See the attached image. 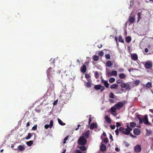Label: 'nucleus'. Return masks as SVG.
I'll return each instance as SVG.
<instances>
[{
  "label": "nucleus",
  "instance_id": "obj_43",
  "mask_svg": "<svg viewBox=\"0 0 153 153\" xmlns=\"http://www.w3.org/2000/svg\"><path fill=\"white\" fill-rule=\"evenodd\" d=\"M105 56L107 59H110V56L109 54L105 55Z\"/></svg>",
  "mask_w": 153,
  "mask_h": 153
},
{
  "label": "nucleus",
  "instance_id": "obj_5",
  "mask_svg": "<svg viewBox=\"0 0 153 153\" xmlns=\"http://www.w3.org/2000/svg\"><path fill=\"white\" fill-rule=\"evenodd\" d=\"M54 70L51 68H50L47 71V75L48 77L49 78V76H51L53 74Z\"/></svg>",
  "mask_w": 153,
  "mask_h": 153
},
{
  "label": "nucleus",
  "instance_id": "obj_41",
  "mask_svg": "<svg viewBox=\"0 0 153 153\" xmlns=\"http://www.w3.org/2000/svg\"><path fill=\"white\" fill-rule=\"evenodd\" d=\"M140 83V81L139 80H136L134 81V84L135 85H137Z\"/></svg>",
  "mask_w": 153,
  "mask_h": 153
},
{
  "label": "nucleus",
  "instance_id": "obj_40",
  "mask_svg": "<svg viewBox=\"0 0 153 153\" xmlns=\"http://www.w3.org/2000/svg\"><path fill=\"white\" fill-rule=\"evenodd\" d=\"M97 127V125H90V128L91 129H94V128Z\"/></svg>",
  "mask_w": 153,
  "mask_h": 153
},
{
  "label": "nucleus",
  "instance_id": "obj_62",
  "mask_svg": "<svg viewBox=\"0 0 153 153\" xmlns=\"http://www.w3.org/2000/svg\"><path fill=\"white\" fill-rule=\"evenodd\" d=\"M115 132H116V134H117V135L118 134V128L116 130Z\"/></svg>",
  "mask_w": 153,
  "mask_h": 153
},
{
  "label": "nucleus",
  "instance_id": "obj_18",
  "mask_svg": "<svg viewBox=\"0 0 153 153\" xmlns=\"http://www.w3.org/2000/svg\"><path fill=\"white\" fill-rule=\"evenodd\" d=\"M118 85L116 84H113V85H110V88L111 89H117L118 87Z\"/></svg>",
  "mask_w": 153,
  "mask_h": 153
},
{
  "label": "nucleus",
  "instance_id": "obj_17",
  "mask_svg": "<svg viewBox=\"0 0 153 153\" xmlns=\"http://www.w3.org/2000/svg\"><path fill=\"white\" fill-rule=\"evenodd\" d=\"M113 63H112L109 60L108 61L106 62V65L108 67H110L112 65Z\"/></svg>",
  "mask_w": 153,
  "mask_h": 153
},
{
  "label": "nucleus",
  "instance_id": "obj_34",
  "mask_svg": "<svg viewBox=\"0 0 153 153\" xmlns=\"http://www.w3.org/2000/svg\"><path fill=\"white\" fill-rule=\"evenodd\" d=\"M86 86L87 88L90 87L91 86V84L90 82H88L86 83Z\"/></svg>",
  "mask_w": 153,
  "mask_h": 153
},
{
  "label": "nucleus",
  "instance_id": "obj_14",
  "mask_svg": "<svg viewBox=\"0 0 153 153\" xmlns=\"http://www.w3.org/2000/svg\"><path fill=\"white\" fill-rule=\"evenodd\" d=\"M131 57L133 59L135 60H137L138 58L137 55L135 53L131 54Z\"/></svg>",
  "mask_w": 153,
  "mask_h": 153
},
{
  "label": "nucleus",
  "instance_id": "obj_30",
  "mask_svg": "<svg viewBox=\"0 0 153 153\" xmlns=\"http://www.w3.org/2000/svg\"><path fill=\"white\" fill-rule=\"evenodd\" d=\"M111 74L112 75L116 76L117 75V72L116 71H111Z\"/></svg>",
  "mask_w": 153,
  "mask_h": 153
},
{
  "label": "nucleus",
  "instance_id": "obj_54",
  "mask_svg": "<svg viewBox=\"0 0 153 153\" xmlns=\"http://www.w3.org/2000/svg\"><path fill=\"white\" fill-rule=\"evenodd\" d=\"M36 128H37V126H36V125H35L32 128V129L33 130H35L36 129Z\"/></svg>",
  "mask_w": 153,
  "mask_h": 153
},
{
  "label": "nucleus",
  "instance_id": "obj_4",
  "mask_svg": "<svg viewBox=\"0 0 153 153\" xmlns=\"http://www.w3.org/2000/svg\"><path fill=\"white\" fill-rule=\"evenodd\" d=\"M86 139L84 136L81 137L78 140V143L79 145H85L86 143Z\"/></svg>",
  "mask_w": 153,
  "mask_h": 153
},
{
  "label": "nucleus",
  "instance_id": "obj_7",
  "mask_svg": "<svg viewBox=\"0 0 153 153\" xmlns=\"http://www.w3.org/2000/svg\"><path fill=\"white\" fill-rule=\"evenodd\" d=\"M145 66L146 69H149L152 67V63L150 62H147L145 63Z\"/></svg>",
  "mask_w": 153,
  "mask_h": 153
},
{
  "label": "nucleus",
  "instance_id": "obj_52",
  "mask_svg": "<svg viewBox=\"0 0 153 153\" xmlns=\"http://www.w3.org/2000/svg\"><path fill=\"white\" fill-rule=\"evenodd\" d=\"M107 75H108V77L111 76L112 75V74H111V72H108V73Z\"/></svg>",
  "mask_w": 153,
  "mask_h": 153
},
{
  "label": "nucleus",
  "instance_id": "obj_42",
  "mask_svg": "<svg viewBox=\"0 0 153 153\" xmlns=\"http://www.w3.org/2000/svg\"><path fill=\"white\" fill-rule=\"evenodd\" d=\"M58 121V123L59 124H65V123H63L62 120H60L59 118H57Z\"/></svg>",
  "mask_w": 153,
  "mask_h": 153
},
{
  "label": "nucleus",
  "instance_id": "obj_3",
  "mask_svg": "<svg viewBox=\"0 0 153 153\" xmlns=\"http://www.w3.org/2000/svg\"><path fill=\"white\" fill-rule=\"evenodd\" d=\"M86 117H88V124H97L95 122V118L94 117H91V115L87 116Z\"/></svg>",
  "mask_w": 153,
  "mask_h": 153
},
{
  "label": "nucleus",
  "instance_id": "obj_50",
  "mask_svg": "<svg viewBox=\"0 0 153 153\" xmlns=\"http://www.w3.org/2000/svg\"><path fill=\"white\" fill-rule=\"evenodd\" d=\"M85 77L86 79H88L90 78V76L88 74H85Z\"/></svg>",
  "mask_w": 153,
  "mask_h": 153
},
{
  "label": "nucleus",
  "instance_id": "obj_19",
  "mask_svg": "<svg viewBox=\"0 0 153 153\" xmlns=\"http://www.w3.org/2000/svg\"><path fill=\"white\" fill-rule=\"evenodd\" d=\"M101 88V85H96L94 87V88L97 90L100 89Z\"/></svg>",
  "mask_w": 153,
  "mask_h": 153
},
{
  "label": "nucleus",
  "instance_id": "obj_47",
  "mask_svg": "<svg viewBox=\"0 0 153 153\" xmlns=\"http://www.w3.org/2000/svg\"><path fill=\"white\" fill-rule=\"evenodd\" d=\"M122 82V80L121 79H119L117 80V83H121Z\"/></svg>",
  "mask_w": 153,
  "mask_h": 153
},
{
  "label": "nucleus",
  "instance_id": "obj_12",
  "mask_svg": "<svg viewBox=\"0 0 153 153\" xmlns=\"http://www.w3.org/2000/svg\"><path fill=\"white\" fill-rule=\"evenodd\" d=\"M86 71V67L85 65H83L81 67V71L83 73H85Z\"/></svg>",
  "mask_w": 153,
  "mask_h": 153
},
{
  "label": "nucleus",
  "instance_id": "obj_29",
  "mask_svg": "<svg viewBox=\"0 0 153 153\" xmlns=\"http://www.w3.org/2000/svg\"><path fill=\"white\" fill-rule=\"evenodd\" d=\"M115 79L114 78H111L109 80V82L110 83H112L115 81Z\"/></svg>",
  "mask_w": 153,
  "mask_h": 153
},
{
  "label": "nucleus",
  "instance_id": "obj_32",
  "mask_svg": "<svg viewBox=\"0 0 153 153\" xmlns=\"http://www.w3.org/2000/svg\"><path fill=\"white\" fill-rule=\"evenodd\" d=\"M146 130V135L147 136H149L151 134L152 132V131H151L148 130Z\"/></svg>",
  "mask_w": 153,
  "mask_h": 153
},
{
  "label": "nucleus",
  "instance_id": "obj_2",
  "mask_svg": "<svg viewBox=\"0 0 153 153\" xmlns=\"http://www.w3.org/2000/svg\"><path fill=\"white\" fill-rule=\"evenodd\" d=\"M119 130V131H121L122 132L126 135L128 134L130 131L131 130V128L128 125H127V128H125L123 127H120Z\"/></svg>",
  "mask_w": 153,
  "mask_h": 153
},
{
  "label": "nucleus",
  "instance_id": "obj_59",
  "mask_svg": "<svg viewBox=\"0 0 153 153\" xmlns=\"http://www.w3.org/2000/svg\"><path fill=\"white\" fill-rule=\"evenodd\" d=\"M109 101L110 102H113V103H114V100H112V99H110L109 100Z\"/></svg>",
  "mask_w": 153,
  "mask_h": 153
},
{
  "label": "nucleus",
  "instance_id": "obj_36",
  "mask_svg": "<svg viewBox=\"0 0 153 153\" xmlns=\"http://www.w3.org/2000/svg\"><path fill=\"white\" fill-rule=\"evenodd\" d=\"M33 143V142L32 141H30L28 142H27V144L29 146H31Z\"/></svg>",
  "mask_w": 153,
  "mask_h": 153
},
{
  "label": "nucleus",
  "instance_id": "obj_60",
  "mask_svg": "<svg viewBox=\"0 0 153 153\" xmlns=\"http://www.w3.org/2000/svg\"><path fill=\"white\" fill-rule=\"evenodd\" d=\"M148 48H146L145 49V52L146 53H147V52H148Z\"/></svg>",
  "mask_w": 153,
  "mask_h": 153
},
{
  "label": "nucleus",
  "instance_id": "obj_24",
  "mask_svg": "<svg viewBox=\"0 0 153 153\" xmlns=\"http://www.w3.org/2000/svg\"><path fill=\"white\" fill-rule=\"evenodd\" d=\"M141 13L140 12H138L137 14V16H138V19L137 21V22L139 21L140 19H141L142 18L141 16Z\"/></svg>",
  "mask_w": 153,
  "mask_h": 153
},
{
  "label": "nucleus",
  "instance_id": "obj_64",
  "mask_svg": "<svg viewBox=\"0 0 153 153\" xmlns=\"http://www.w3.org/2000/svg\"><path fill=\"white\" fill-rule=\"evenodd\" d=\"M149 111L152 112V113H153V109H150L149 110Z\"/></svg>",
  "mask_w": 153,
  "mask_h": 153
},
{
  "label": "nucleus",
  "instance_id": "obj_26",
  "mask_svg": "<svg viewBox=\"0 0 153 153\" xmlns=\"http://www.w3.org/2000/svg\"><path fill=\"white\" fill-rule=\"evenodd\" d=\"M146 87L148 88H151L152 87V83L150 82L147 83L146 85Z\"/></svg>",
  "mask_w": 153,
  "mask_h": 153
},
{
  "label": "nucleus",
  "instance_id": "obj_25",
  "mask_svg": "<svg viewBox=\"0 0 153 153\" xmlns=\"http://www.w3.org/2000/svg\"><path fill=\"white\" fill-rule=\"evenodd\" d=\"M118 40L119 42H121L122 43H123L124 42V40L123 39L122 37L121 36H119Z\"/></svg>",
  "mask_w": 153,
  "mask_h": 153
},
{
  "label": "nucleus",
  "instance_id": "obj_10",
  "mask_svg": "<svg viewBox=\"0 0 153 153\" xmlns=\"http://www.w3.org/2000/svg\"><path fill=\"white\" fill-rule=\"evenodd\" d=\"M25 119H23L21 120L19 122L18 124H21V123L24 124H30V123L32 124V123H30L29 122H27V123H25Z\"/></svg>",
  "mask_w": 153,
  "mask_h": 153
},
{
  "label": "nucleus",
  "instance_id": "obj_57",
  "mask_svg": "<svg viewBox=\"0 0 153 153\" xmlns=\"http://www.w3.org/2000/svg\"><path fill=\"white\" fill-rule=\"evenodd\" d=\"M53 120H51L50 121L49 124H53Z\"/></svg>",
  "mask_w": 153,
  "mask_h": 153
},
{
  "label": "nucleus",
  "instance_id": "obj_37",
  "mask_svg": "<svg viewBox=\"0 0 153 153\" xmlns=\"http://www.w3.org/2000/svg\"><path fill=\"white\" fill-rule=\"evenodd\" d=\"M126 86V85L124 83H122L120 85V87L122 88H125Z\"/></svg>",
  "mask_w": 153,
  "mask_h": 153
},
{
  "label": "nucleus",
  "instance_id": "obj_22",
  "mask_svg": "<svg viewBox=\"0 0 153 153\" xmlns=\"http://www.w3.org/2000/svg\"><path fill=\"white\" fill-rule=\"evenodd\" d=\"M93 57V60L95 61H97L99 59V57L98 56L95 55Z\"/></svg>",
  "mask_w": 153,
  "mask_h": 153
},
{
  "label": "nucleus",
  "instance_id": "obj_58",
  "mask_svg": "<svg viewBox=\"0 0 153 153\" xmlns=\"http://www.w3.org/2000/svg\"><path fill=\"white\" fill-rule=\"evenodd\" d=\"M115 150L116 152H118L120 151V149L118 148H116Z\"/></svg>",
  "mask_w": 153,
  "mask_h": 153
},
{
  "label": "nucleus",
  "instance_id": "obj_8",
  "mask_svg": "<svg viewBox=\"0 0 153 153\" xmlns=\"http://www.w3.org/2000/svg\"><path fill=\"white\" fill-rule=\"evenodd\" d=\"M134 150L135 152H139L141 151V148L140 145H137L134 147Z\"/></svg>",
  "mask_w": 153,
  "mask_h": 153
},
{
  "label": "nucleus",
  "instance_id": "obj_48",
  "mask_svg": "<svg viewBox=\"0 0 153 153\" xmlns=\"http://www.w3.org/2000/svg\"><path fill=\"white\" fill-rule=\"evenodd\" d=\"M36 111L38 113H40L41 112V109L40 108H38L35 109Z\"/></svg>",
  "mask_w": 153,
  "mask_h": 153
},
{
  "label": "nucleus",
  "instance_id": "obj_21",
  "mask_svg": "<svg viewBox=\"0 0 153 153\" xmlns=\"http://www.w3.org/2000/svg\"><path fill=\"white\" fill-rule=\"evenodd\" d=\"M105 119L106 121L108 123H110L111 121L110 118L107 116H105Z\"/></svg>",
  "mask_w": 153,
  "mask_h": 153
},
{
  "label": "nucleus",
  "instance_id": "obj_27",
  "mask_svg": "<svg viewBox=\"0 0 153 153\" xmlns=\"http://www.w3.org/2000/svg\"><path fill=\"white\" fill-rule=\"evenodd\" d=\"M117 108L115 106L111 107V111L112 112H114L116 111Z\"/></svg>",
  "mask_w": 153,
  "mask_h": 153
},
{
  "label": "nucleus",
  "instance_id": "obj_9",
  "mask_svg": "<svg viewBox=\"0 0 153 153\" xmlns=\"http://www.w3.org/2000/svg\"><path fill=\"white\" fill-rule=\"evenodd\" d=\"M140 133V131L138 128H135L134 130V133L136 135H139Z\"/></svg>",
  "mask_w": 153,
  "mask_h": 153
},
{
  "label": "nucleus",
  "instance_id": "obj_35",
  "mask_svg": "<svg viewBox=\"0 0 153 153\" xmlns=\"http://www.w3.org/2000/svg\"><path fill=\"white\" fill-rule=\"evenodd\" d=\"M32 136V135H31V133H29L28 134L27 136V137H26L25 138L27 140H28V139H29Z\"/></svg>",
  "mask_w": 153,
  "mask_h": 153
},
{
  "label": "nucleus",
  "instance_id": "obj_45",
  "mask_svg": "<svg viewBox=\"0 0 153 153\" xmlns=\"http://www.w3.org/2000/svg\"><path fill=\"white\" fill-rule=\"evenodd\" d=\"M103 54H104L103 52L102 51H100L98 53V55L100 56H103Z\"/></svg>",
  "mask_w": 153,
  "mask_h": 153
},
{
  "label": "nucleus",
  "instance_id": "obj_11",
  "mask_svg": "<svg viewBox=\"0 0 153 153\" xmlns=\"http://www.w3.org/2000/svg\"><path fill=\"white\" fill-rule=\"evenodd\" d=\"M135 20V18L133 16H129L128 19V21L131 24L133 23Z\"/></svg>",
  "mask_w": 153,
  "mask_h": 153
},
{
  "label": "nucleus",
  "instance_id": "obj_61",
  "mask_svg": "<svg viewBox=\"0 0 153 153\" xmlns=\"http://www.w3.org/2000/svg\"><path fill=\"white\" fill-rule=\"evenodd\" d=\"M97 47L99 48H101L102 47V44H101L100 45H98L97 46Z\"/></svg>",
  "mask_w": 153,
  "mask_h": 153
},
{
  "label": "nucleus",
  "instance_id": "obj_38",
  "mask_svg": "<svg viewBox=\"0 0 153 153\" xmlns=\"http://www.w3.org/2000/svg\"><path fill=\"white\" fill-rule=\"evenodd\" d=\"M79 149L82 151H85L86 149V147L84 146H81L80 147Z\"/></svg>",
  "mask_w": 153,
  "mask_h": 153
},
{
  "label": "nucleus",
  "instance_id": "obj_23",
  "mask_svg": "<svg viewBox=\"0 0 153 153\" xmlns=\"http://www.w3.org/2000/svg\"><path fill=\"white\" fill-rule=\"evenodd\" d=\"M89 133L90 131L89 130H88L85 133H84L83 134V135L85 137H86L87 138H88V137Z\"/></svg>",
  "mask_w": 153,
  "mask_h": 153
},
{
  "label": "nucleus",
  "instance_id": "obj_55",
  "mask_svg": "<svg viewBox=\"0 0 153 153\" xmlns=\"http://www.w3.org/2000/svg\"><path fill=\"white\" fill-rule=\"evenodd\" d=\"M124 143L126 147H128L129 146V144L127 142H124Z\"/></svg>",
  "mask_w": 153,
  "mask_h": 153
},
{
  "label": "nucleus",
  "instance_id": "obj_20",
  "mask_svg": "<svg viewBox=\"0 0 153 153\" xmlns=\"http://www.w3.org/2000/svg\"><path fill=\"white\" fill-rule=\"evenodd\" d=\"M126 41L127 43H129L131 41V37L130 36H127L126 39Z\"/></svg>",
  "mask_w": 153,
  "mask_h": 153
},
{
  "label": "nucleus",
  "instance_id": "obj_28",
  "mask_svg": "<svg viewBox=\"0 0 153 153\" xmlns=\"http://www.w3.org/2000/svg\"><path fill=\"white\" fill-rule=\"evenodd\" d=\"M115 95L112 92L110 93L109 94V97L113 99L114 98Z\"/></svg>",
  "mask_w": 153,
  "mask_h": 153
},
{
  "label": "nucleus",
  "instance_id": "obj_63",
  "mask_svg": "<svg viewBox=\"0 0 153 153\" xmlns=\"http://www.w3.org/2000/svg\"><path fill=\"white\" fill-rule=\"evenodd\" d=\"M110 139L111 140H113V139H112V136L111 135V134H110Z\"/></svg>",
  "mask_w": 153,
  "mask_h": 153
},
{
  "label": "nucleus",
  "instance_id": "obj_31",
  "mask_svg": "<svg viewBox=\"0 0 153 153\" xmlns=\"http://www.w3.org/2000/svg\"><path fill=\"white\" fill-rule=\"evenodd\" d=\"M94 75L96 78L97 79L99 78V74L98 71H96L95 72Z\"/></svg>",
  "mask_w": 153,
  "mask_h": 153
},
{
  "label": "nucleus",
  "instance_id": "obj_49",
  "mask_svg": "<svg viewBox=\"0 0 153 153\" xmlns=\"http://www.w3.org/2000/svg\"><path fill=\"white\" fill-rule=\"evenodd\" d=\"M110 126L111 128L112 129H114L115 127V125H110Z\"/></svg>",
  "mask_w": 153,
  "mask_h": 153
},
{
  "label": "nucleus",
  "instance_id": "obj_56",
  "mask_svg": "<svg viewBox=\"0 0 153 153\" xmlns=\"http://www.w3.org/2000/svg\"><path fill=\"white\" fill-rule=\"evenodd\" d=\"M76 153H81V152L80 150H77L76 151Z\"/></svg>",
  "mask_w": 153,
  "mask_h": 153
},
{
  "label": "nucleus",
  "instance_id": "obj_16",
  "mask_svg": "<svg viewBox=\"0 0 153 153\" xmlns=\"http://www.w3.org/2000/svg\"><path fill=\"white\" fill-rule=\"evenodd\" d=\"M119 77L121 79H124L126 77V75L123 73L120 74L119 75Z\"/></svg>",
  "mask_w": 153,
  "mask_h": 153
},
{
  "label": "nucleus",
  "instance_id": "obj_44",
  "mask_svg": "<svg viewBox=\"0 0 153 153\" xmlns=\"http://www.w3.org/2000/svg\"><path fill=\"white\" fill-rule=\"evenodd\" d=\"M68 136H67V137H66L64 138V141L63 142L64 144L66 143V141L68 140Z\"/></svg>",
  "mask_w": 153,
  "mask_h": 153
},
{
  "label": "nucleus",
  "instance_id": "obj_46",
  "mask_svg": "<svg viewBox=\"0 0 153 153\" xmlns=\"http://www.w3.org/2000/svg\"><path fill=\"white\" fill-rule=\"evenodd\" d=\"M104 142L106 144L108 142V139L107 138H105L104 140Z\"/></svg>",
  "mask_w": 153,
  "mask_h": 153
},
{
  "label": "nucleus",
  "instance_id": "obj_39",
  "mask_svg": "<svg viewBox=\"0 0 153 153\" xmlns=\"http://www.w3.org/2000/svg\"><path fill=\"white\" fill-rule=\"evenodd\" d=\"M52 126L53 125H45V128L46 129H47L48 128H51L52 127Z\"/></svg>",
  "mask_w": 153,
  "mask_h": 153
},
{
  "label": "nucleus",
  "instance_id": "obj_15",
  "mask_svg": "<svg viewBox=\"0 0 153 153\" xmlns=\"http://www.w3.org/2000/svg\"><path fill=\"white\" fill-rule=\"evenodd\" d=\"M106 146L103 144H102L100 147V149L102 151H104L106 149Z\"/></svg>",
  "mask_w": 153,
  "mask_h": 153
},
{
  "label": "nucleus",
  "instance_id": "obj_53",
  "mask_svg": "<svg viewBox=\"0 0 153 153\" xmlns=\"http://www.w3.org/2000/svg\"><path fill=\"white\" fill-rule=\"evenodd\" d=\"M58 100H56L53 103V104L54 105H57L58 102Z\"/></svg>",
  "mask_w": 153,
  "mask_h": 153
},
{
  "label": "nucleus",
  "instance_id": "obj_13",
  "mask_svg": "<svg viewBox=\"0 0 153 153\" xmlns=\"http://www.w3.org/2000/svg\"><path fill=\"white\" fill-rule=\"evenodd\" d=\"M102 82L104 84V85L106 88H108L109 87V84L107 81H106L104 80H102Z\"/></svg>",
  "mask_w": 153,
  "mask_h": 153
},
{
  "label": "nucleus",
  "instance_id": "obj_1",
  "mask_svg": "<svg viewBox=\"0 0 153 153\" xmlns=\"http://www.w3.org/2000/svg\"><path fill=\"white\" fill-rule=\"evenodd\" d=\"M137 117L139 120V123L140 124L144 123V124H151L149 121L147 114L144 116L138 115H137Z\"/></svg>",
  "mask_w": 153,
  "mask_h": 153
},
{
  "label": "nucleus",
  "instance_id": "obj_33",
  "mask_svg": "<svg viewBox=\"0 0 153 153\" xmlns=\"http://www.w3.org/2000/svg\"><path fill=\"white\" fill-rule=\"evenodd\" d=\"M18 148L20 151H22L25 149L24 147L20 145L18 146Z\"/></svg>",
  "mask_w": 153,
  "mask_h": 153
},
{
  "label": "nucleus",
  "instance_id": "obj_51",
  "mask_svg": "<svg viewBox=\"0 0 153 153\" xmlns=\"http://www.w3.org/2000/svg\"><path fill=\"white\" fill-rule=\"evenodd\" d=\"M101 91H102L105 89V87L101 85Z\"/></svg>",
  "mask_w": 153,
  "mask_h": 153
},
{
  "label": "nucleus",
  "instance_id": "obj_6",
  "mask_svg": "<svg viewBox=\"0 0 153 153\" xmlns=\"http://www.w3.org/2000/svg\"><path fill=\"white\" fill-rule=\"evenodd\" d=\"M123 106V104L120 102H118L117 104L114 105L118 110L120 109Z\"/></svg>",
  "mask_w": 153,
  "mask_h": 153
}]
</instances>
